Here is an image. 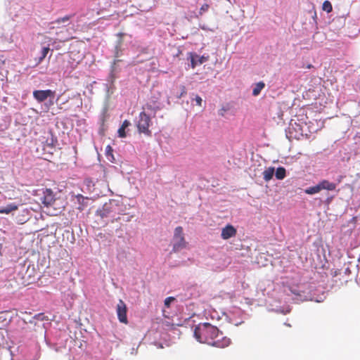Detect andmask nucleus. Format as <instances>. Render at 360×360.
<instances>
[{
	"instance_id": "obj_13",
	"label": "nucleus",
	"mask_w": 360,
	"mask_h": 360,
	"mask_svg": "<svg viewBox=\"0 0 360 360\" xmlns=\"http://www.w3.org/2000/svg\"><path fill=\"white\" fill-rule=\"evenodd\" d=\"M116 311L119 321L125 324L128 323V309L126 304L122 300H120L119 303L117 305Z\"/></svg>"
},
{
	"instance_id": "obj_2",
	"label": "nucleus",
	"mask_w": 360,
	"mask_h": 360,
	"mask_svg": "<svg viewBox=\"0 0 360 360\" xmlns=\"http://www.w3.org/2000/svg\"><path fill=\"white\" fill-rule=\"evenodd\" d=\"M284 292L287 295L290 296L295 303H300L307 300H314L316 302H323L326 298L325 293H323L320 298L316 297L314 286L309 283H295L288 281L284 286Z\"/></svg>"
},
{
	"instance_id": "obj_46",
	"label": "nucleus",
	"mask_w": 360,
	"mask_h": 360,
	"mask_svg": "<svg viewBox=\"0 0 360 360\" xmlns=\"http://www.w3.org/2000/svg\"><path fill=\"white\" fill-rule=\"evenodd\" d=\"M357 221V217H353L352 218H351L349 221V224H355Z\"/></svg>"
},
{
	"instance_id": "obj_39",
	"label": "nucleus",
	"mask_w": 360,
	"mask_h": 360,
	"mask_svg": "<svg viewBox=\"0 0 360 360\" xmlns=\"http://www.w3.org/2000/svg\"><path fill=\"white\" fill-rule=\"evenodd\" d=\"M33 319H37L39 321L48 320V319H46V316H45V314L44 313H38V314H35L33 316Z\"/></svg>"
},
{
	"instance_id": "obj_36",
	"label": "nucleus",
	"mask_w": 360,
	"mask_h": 360,
	"mask_svg": "<svg viewBox=\"0 0 360 360\" xmlns=\"http://www.w3.org/2000/svg\"><path fill=\"white\" fill-rule=\"evenodd\" d=\"M45 342L46 343V345L52 349H54L56 351H57V347H56V344L54 343V342H52L51 341V340L47 338L46 335H45Z\"/></svg>"
},
{
	"instance_id": "obj_1",
	"label": "nucleus",
	"mask_w": 360,
	"mask_h": 360,
	"mask_svg": "<svg viewBox=\"0 0 360 360\" xmlns=\"http://www.w3.org/2000/svg\"><path fill=\"white\" fill-rule=\"evenodd\" d=\"M191 321L194 322L191 320V317L184 321L186 325L193 328V337L198 342L218 348H225L231 344V339L224 336L223 332L216 326L208 322L193 326L191 324Z\"/></svg>"
},
{
	"instance_id": "obj_43",
	"label": "nucleus",
	"mask_w": 360,
	"mask_h": 360,
	"mask_svg": "<svg viewBox=\"0 0 360 360\" xmlns=\"http://www.w3.org/2000/svg\"><path fill=\"white\" fill-rule=\"evenodd\" d=\"M8 128V124H7L6 122L0 123V131H4Z\"/></svg>"
},
{
	"instance_id": "obj_3",
	"label": "nucleus",
	"mask_w": 360,
	"mask_h": 360,
	"mask_svg": "<svg viewBox=\"0 0 360 360\" xmlns=\"http://www.w3.org/2000/svg\"><path fill=\"white\" fill-rule=\"evenodd\" d=\"M34 101L41 105V109L48 112L54 104H58L60 96H56V92L52 89H34L32 91Z\"/></svg>"
},
{
	"instance_id": "obj_12",
	"label": "nucleus",
	"mask_w": 360,
	"mask_h": 360,
	"mask_svg": "<svg viewBox=\"0 0 360 360\" xmlns=\"http://www.w3.org/2000/svg\"><path fill=\"white\" fill-rule=\"evenodd\" d=\"M162 103L158 101V98L152 96L143 107L144 110L150 111L153 117H155L158 111L164 108Z\"/></svg>"
},
{
	"instance_id": "obj_45",
	"label": "nucleus",
	"mask_w": 360,
	"mask_h": 360,
	"mask_svg": "<svg viewBox=\"0 0 360 360\" xmlns=\"http://www.w3.org/2000/svg\"><path fill=\"white\" fill-rule=\"evenodd\" d=\"M279 311L283 314H286L290 311V309L288 307L287 309H279Z\"/></svg>"
},
{
	"instance_id": "obj_9",
	"label": "nucleus",
	"mask_w": 360,
	"mask_h": 360,
	"mask_svg": "<svg viewBox=\"0 0 360 360\" xmlns=\"http://www.w3.org/2000/svg\"><path fill=\"white\" fill-rule=\"evenodd\" d=\"M143 60H137L134 58L131 61H126L123 59L114 58L110 63V68L112 70V72H117L118 74L122 71L123 68H126L129 66H133L137 63H142Z\"/></svg>"
},
{
	"instance_id": "obj_40",
	"label": "nucleus",
	"mask_w": 360,
	"mask_h": 360,
	"mask_svg": "<svg viewBox=\"0 0 360 360\" xmlns=\"http://www.w3.org/2000/svg\"><path fill=\"white\" fill-rule=\"evenodd\" d=\"M335 196V195H328L327 198L323 201V203L326 205H329L332 202V201L334 199Z\"/></svg>"
},
{
	"instance_id": "obj_30",
	"label": "nucleus",
	"mask_w": 360,
	"mask_h": 360,
	"mask_svg": "<svg viewBox=\"0 0 360 360\" xmlns=\"http://www.w3.org/2000/svg\"><path fill=\"white\" fill-rule=\"evenodd\" d=\"M180 238H184V229L181 226H177L174 229L172 240H176V239H179Z\"/></svg>"
},
{
	"instance_id": "obj_18",
	"label": "nucleus",
	"mask_w": 360,
	"mask_h": 360,
	"mask_svg": "<svg viewBox=\"0 0 360 360\" xmlns=\"http://www.w3.org/2000/svg\"><path fill=\"white\" fill-rule=\"evenodd\" d=\"M75 198L77 202L78 203V207L77 209L81 212L84 211L86 208L90 205L92 201L91 198L85 197L82 194H77Z\"/></svg>"
},
{
	"instance_id": "obj_38",
	"label": "nucleus",
	"mask_w": 360,
	"mask_h": 360,
	"mask_svg": "<svg viewBox=\"0 0 360 360\" xmlns=\"http://www.w3.org/2000/svg\"><path fill=\"white\" fill-rule=\"evenodd\" d=\"M85 360H102V358L101 356H98L97 355H94L92 354H86Z\"/></svg>"
},
{
	"instance_id": "obj_23",
	"label": "nucleus",
	"mask_w": 360,
	"mask_h": 360,
	"mask_svg": "<svg viewBox=\"0 0 360 360\" xmlns=\"http://www.w3.org/2000/svg\"><path fill=\"white\" fill-rule=\"evenodd\" d=\"M6 312L0 311V329H4L9 326L11 322V317H8Z\"/></svg>"
},
{
	"instance_id": "obj_56",
	"label": "nucleus",
	"mask_w": 360,
	"mask_h": 360,
	"mask_svg": "<svg viewBox=\"0 0 360 360\" xmlns=\"http://www.w3.org/2000/svg\"><path fill=\"white\" fill-rule=\"evenodd\" d=\"M167 104H169V105L170 104V101H169V98H167Z\"/></svg>"
},
{
	"instance_id": "obj_47",
	"label": "nucleus",
	"mask_w": 360,
	"mask_h": 360,
	"mask_svg": "<svg viewBox=\"0 0 360 360\" xmlns=\"http://www.w3.org/2000/svg\"><path fill=\"white\" fill-rule=\"evenodd\" d=\"M340 274V269H335V271H332V273H331L333 276H337Z\"/></svg>"
},
{
	"instance_id": "obj_11",
	"label": "nucleus",
	"mask_w": 360,
	"mask_h": 360,
	"mask_svg": "<svg viewBox=\"0 0 360 360\" xmlns=\"http://www.w3.org/2000/svg\"><path fill=\"white\" fill-rule=\"evenodd\" d=\"M124 36V33L120 32L117 34V39L115 41L113 49L112 50V56L115 58H119L125 54L127 48L124 46L122 37Z\"/></svg>"
},
{
	"instance_id": "obj_53",
	"label": "nucleus",
	"mask_w": 360,
	"mask_h": 360,
	"mask_svg": "<svg viewBox=\"0 0 360 360\" xmlns=\"http://www.w3.org/2000/svg\"><path fill=\"white\" fill-rule=\"evenodd\" d=\"M20 216H21L22 217H26V214L22 212V214Z\"/></svg>"
},
{
	"instance_id": "obj_14",
	"label": "nucleus",
	"mask_w": 360,
	"mask_h": 360,
	"mask_svg": "<svg viewBox=\"0 0 360 360\" xmlns=\"http://www.w3.org/2000/svg\"><path fill=\"white\" fill-rule=\"evenodd\" d=\"M41 200L44 207H49L53 204L56 200L55 195L51 188H46L43 192V196Z\"/></svg>"
},
{
	"instance_id": "obj_37",
	"label": "nucleus",
	"mask_w": 360,
	"mask_h": 360,
	"mask_svg": "<svg viewBox=\"0 0 360 360\" xmlns=\"http://www.w3.org/2000/svg\"><path fill=\"white\" fill-rule=\"evenodd\" d=\"M180 89H181L180 94L176 96V98L178 99L181 98L182 97H184L187 94V90H186V88L185 86L181 85L180 86Z\"/></svg>"
},
{
	"instance_id": "obj_60",
	"label": "nucleus",
	"mask_w": 360,
	"mask_h": 360,
	"mask_svg": "<svg viewBox=\"0 0 360 360\" xmlns=\"http://www.w3.org/2000/svg\"><path fill=\"white\" fill-rule=\"evenodd\" d=\"M286 326H290V325L289 323H285Z\"/></svg>"
},
{
	"instance_id": "obj_7",
	"label": "nucleus",
	"mask_w": 360,
	"mask_h": 360,
	"mask_svg": "<svg viewBox=\"0 0 360 360\" xmlns=\"http://www.w3.org/2000/svg\"><path fill=\"white\" fill-rule=\"evenodd\" d=\"M152 115L147 114L145 111H142L139 115V120L136 123V127L139 134H143L148 136H152V131L149 129L152 124Z\"/></svg>"
},
{
	"instance_id": "obj_59",
	"label": "nucleus",
	"mask_w": 360,
	"mask_h": 360,
	"mask_svg": "<svg viewBox=\"0 0 360 360\" xmlns=\"http://www.w3.org/2000/svg\"><path fill=\"white\" fill-rule=\"evenodd\" d=\"M96 222H97V223L100 222L99 219L98 220H96Z\"/></svg>"
},
{
	"instance_id": "obj_57",
	"label": "nucleus",
	"mask_w": 360,
	"mask_h": 360,
	"mask_svg": "<svg viewBox=\"0 0 360 360\" xmlns=\"http://www.w3.org/2000/svg\"><path fill=\"white\" fill-rule=\"evenodd\" d=\"M91 183H92V181H89V183L87 184V186H89H89H90V184H91Z\"/></svg>"
},
{
	"instance_id": "obj_29",
	"label": "nucleus",
	"mask_w": 360,
	"mask_h": 360,
	"mask_svg": "<svg viewBox=\"0 0 360 360\" xmlns=\"http://www.w3.org/2000/svg\"><path fill=\"white\" fill-rule=\"evenodd\" d=\"M50 51L51 49L49 46H43L40 52V56L38 58H35V60L37 61V64L41 63L46 57L47 54Z\"/></svg>"
},
{
	"instance_id": "obj_35",
	"label": "nucleus",
	"mask_w": 360,
	"mask_h": 360,
	"mask_svg": "<svg viewBox=\"0 0 360 360\" xmlns=\"http://www.w3.org/2000/svg\"><path fill=\"white\" fill-rule=\"evenodd\" d=\"M175 299H176V298L173 296L167 297V298H165V300H164V304H165V307L169 308L171 304L174 302H175Z\"/></svg>"
},
{
	"instance_id": "obj_26",
	"label": "nucleus",
	"mask_w": 360,
	"mask_h": 360,
	"mask_svg": "<svg viewBox=\"0 0 360 360\" xmlns=\"http://www.w3.org/2000/svg\"><path fill=\"white\" fill-rule=\"evenodd\" d=\"M190 98H191V105H195L199 107H202L203 101H202V98L200 96L192 92L190 94Z\"/></svg>"
},
{
	"instance_id": "obj_25",
	"label": "nucleus",
	"mask_w": 360,
	"mask_h": 360,
	"mask_svg": "<svg viewBox=\"0 0 360 360\" xmlns=\"http://www.w3.org/2000/svg\"><path fill=\"white\" fill-rule=\"evenodd\" d=\"M275 177L277 180H283L287 176V170L283 166L275 168Z\"/></svg>"
},
{
	"instance_id": "obj_4",
	"label": "nucleus",
	"mask_w": 360,
	"mask_h": 360,
	"mask_svg": "<svg viewBox=\"0 0 360 360\" xmlns=\"http://www.w3.org/2000/svg\"><path fill=\"white\" fill-rule=\"evenodd\" d=\"M307 132L311 133V131L307 126V123H297L296 122H292L291 120L287 129H285V136L290 141L292 139L300 140L305 138L309 139Z\"/></svg>"
},
{
	"instance_id": "obj_34",
	"label": "nucleus",
	"mask_w": 360,
	"mask_h": 360,
	"mask_svg": "<svg viewBox=\"0 0 360 360\" xmlns=\"http://www.w3.org/2000/svg\"><path fill=\"white\" fill-rule=\"evenodd\" d=\"M231 110L230 103H226L222 105L221 108L219 110L218 115L221 117H224L225 112Z\"/></svg>"
},
{
	"instance_id": "obj_49",
	"label": "nucleus",
	"mask_w": 360,
	"mask_h": 360,
	"mask_svg": "<svg viewBox=\"0 0 360 360\" xmlns=\"http://www.w3.org/2000/svg\"><path fill=\"white\" fill-rule=\"evenodd\" d=\"M30 266H31L30 264H29L27 265V269H26V272H25V274H28L29 277H31V276H32V272H30Z\"/></svg>"
},
{
	"instance_id": "obj_19",
	"label": "nucleus",
	"mask_w": 360,
	"mask_h": 360,
	"mask_svg": "<svg viewBox=\"0 0 360 360\" xmlns=\"http://www.w3.org/2000/svg\"><path fill=\"white\" fill-rule=\"evenodd\" d=\"M118 73L112 72V70L110 68V72L106 78L108 84H105V89L108 94L109 95L110 91L112 93V89H115L114 83L117 78Z\"/></svg>"
},
{
	"instance_id": "obj_17",
	"label": "nucleus",
	"mask_w": 360,
	"mask_h": 360,
	"mask_svg": "<svg viewBox=\"0 0 360 360\" xmlns=\"http://www.w3.org/2000/svg\"><path fill=\"white\" fill-rule=\"evenodd\" d=\"M172 250L169 252V254L179 252L182 250L185 249L188 243L186 241L185 238H180L179 239L172 240Z\"/></svg>"
},
{
	"instance_id": "obj_41",
	"label": "nucleus",
	"mask_w": 360,
	"mask_h": 360,
	"mask_svg": "<svg viewBox=\"0 0 360 360\" xmlns=\"http://www.w3.org/2000/svg\"><path fill=\"white\" fill-rule=\"evenodd\" d=\"M345 177V176L343 175H338L337 178L335 179V182H332L333 184H335V188H337V186L342 181V179Z\"/></svg>"
},
{
	"instance_id": "obj_58",
	"label": "nucleus",
	"mask_w": 360,
	"mask_h": 360,
	"mask_svg": "<svg viewBox=\"0 0 360 360\" xmlns=\"http://www.w3.org/2000/svg\"><path fill=\"white\" fill-rule=\"evenodd\" d=\"M217 319H218V320H219V319H220L219 316H218V315H217Z\"/></svg>"
},
{
	"instance_id": "obj_61",
	"label": "nucleus",
	"mask_w": 360,
	"mask_h": 360,
	"mask_svg": "<svg viewBox=\"0 0 360 360\" xmlns=\"http://www.w3.org/2000/svg\"><path fill=\"white\" fill-rule=\"evenodd\" d=\"M34 270V267H32V272Z\"/></svg>"
},
{
	"instance_id": "obj_27",
	"label": "nucleus",
	"mask_w": 360,
	"mask_h": 360,
	"mask_svg": "<svg viewBox=\"0 0 360 360\" xmlns=\"http://www.w3.org/2000/svg\"><path fill=\"white\" fill-rule=\"evenodd\" d=\"M113 148L112 146H110V145H108L105 148V157H106V159L112 162V163H116V160H115V158L113 155Z\"/></svg>"
},
{
	"instance_id": "obj_51",
	"label": "nucleus",
	"mask_w": 360,
	"mask_h": 360,
	"mask_svg": "<svg viewBox=\"0 0 360 360\" xmlns=\"http://www.w3.org/2000/svg\"><path fill=\"white\" fill-rule=\"evenodd\" d=\"M243 323V321H240V322L236 321V323H233H233L235 326H238L240 325V324H241V323Z\"/></svg>"
},
{
	"instance_id": "obj_33",
	"label": "nucleus",
	"mask_w": 360,
	"mask_h": 360,
	"mask_svg": "<svg viewBox=\"0 0 360 360\" xmlns=\"http://www.w3.org/2000/svg\"><path fill=\"white\" fill-rule=\"evenodd\" d=\"M191 297V294H189V295L188 293L179 294L175 297L176 298V299H175V301L179 302H184V301L190 299Z\"/></svg>"
},
{
	"instance_id": "obj_24",
	"label": "nucleus",
	"mask_w": 360,
	"mask_h": 360,
	"mask_svg": "<svg viewBox=\"0 0 360 360\" xmlns=\"http://www.w3.org/2000/svg\"><path fill=\"white\" fill-rule=\"evenodd\" d=\"M275 167H269L263 172V179L266 182L270 181L275 176Z\"/></svg>"
},
{
	"instance_id": "obj_10",
	"label": "nucleus",
	"mask_w": 360,
	"mask_h": 360,
	"mask_svg": "<svg viewBox=\"0 0 360 360\" xmlns=\"http://www.w3.org/2000/svg\"><path fill=\"white\" fill-rule=\"evenodd\" d=\"M210 59L209 54H203L199 56L196 52L190 51L187 53L186 60L190 61L188 66L195 69L197 66L200 65Z\"/></svg>"
},
{
	"instance_id": "obj_8",
	"label": "nucleus",
	"mask_w": 360,
	"mask_h": 360,
	"mask_svg": "<svg viewBox=\"0 0 360 360\" xmlns=\"http://www.w3.org/2000/svg\"><path fill=\"white\" fill-rule=\"evenodd\" d=\"M322 190H326L328 191H335V184L331 183L328 180L322 179L319 181L314 186H311L307 188L302 189L303 192L307 195H314L319 193Z\"/></svg>"
},
{
	"instance_id": "obj_20",
	"label": "nucleus",
	"mask_w": 360,
	"mask_h": 360,
	"mask_svg": "<svg viewBox=\"0 0 360 360\" xmlns=\"http://www.w3.org/2000/svg\"><path fill=\"white\" fill-rule=\"evenodd\" d=\"M19 204L11 202L0 207V214H10L18 210Z\"/></svg>"
},
{
	"instance_id": "obj_16",
	"label": "nucleus",
	"mask_w": 360,
	"mask_h": 360,
	"mask_svg": "<svg viewBox=\"0 0 360 360\" xmlns=\"http://www.w3.org/2000/svg\"><path fill=\"white\" fill-rule=\"evenodd\" d=\"M237 233L236 229L231 224H227L224 228L221 229V237L224 240L230 239L232 237H234Z\"/></svg>"
},
{
	"instance_id": "obj_5",
	"label": "nucleus",
	"mask_w": 360,
	"mask_h": 360,
	"mask_svg": "<svg viewBox=\"0 0 360 360\" xmlns=\"http://www.w3.org/2000/svg\"><path fill=\"white\" fill-rule=\"evenodd\" d=\"M117 206V202L114 199H110L108 202H105L101 207H98L96 212L95 216L99 218L100 222L98 224H103L106 226L108 224V217L115 212V207Z\"/></svg>"
},
{
	"instance_id": "obj_50",
	"label": "nucleus",
	"mask_w": 360,
	"mask_h": 360,
	"mask_svg": "<svg viewBox=\"0 0 360 360\" xmlns=\"http://www.w3.org/2000/svg\"><path fill=\"white\" fill-rule=\"evenodd\" d=\"M224 315H226V321H227L229 323H233L232 319H231L229 316H227L225 313H224Z\"/></svg>"
},
{
	"instance_id": "obj_48",
	"label": "nucleus",
	"mask_w": 360,
	"mask_h": 360,
	"mask_svg": "<svg viewBox=\"0 0 360 360\" xmlns=\"http://www.w3.org/2000/svg\"><path fill=\"white\" fill-rule=\"evenodd\" d=\"M313 22L316 25H317V16L316 13L314 12V15L312 16Z\"/></svg>"
},
{
	"instance_id": "obj_6",
	"label": "nucleus",
	"mask_w": 360,
	"mask_h": 360,
	"mask_svg": "<svg viewBox=\"0 0 360 360\" xmlns=\"http://www.w3.org/2000/svg\"><path fill=\"white\" fill-rule=\"evenodd\" d=\"M36 348L35 344L27 346L25 345H19L9 346L8 351L11 356V360H32L29 356L30 352Z\"/></svg>"
},
{
	"instance_id": "obj_44",
	"label": "nucleus",
	"mask_w": 360,
	"mask_h": 360,
	"mask_svg": "<svg viewBox=\"0 0 360 360\" xmlns=\"http://www.w3.org/2000/svg\"><path fill=\"white\" fill-rule=\"evenodd\" d=\"M139 347V345H137L136 347H134V346L132 347V348L131 349L130 354L131 355H136L137 354V351H138Z\"/></svg>"
},
{
	"instance_id": "obj_28",
	"label": "nucleus",
	"mask_w": 360,
	"mask_h": 360,
	"mask_svg": "<svg viewBox=\"0 0 360 360\" xmlns=\"http://www.w3.org/2000/svg\"><path fill=\"white\" fill-rule=\"evenodd\" d=\"M265 87V83L263 81L257 82L252 89V94L253 96H257L260 94L262 90Z\"/></svg>"
},
{
	"instance_id": "obj_54",
	"label": "nucleus",
	"mask_w": 360,
	"mask_h": 360,
	"mask_svg": "<svg viewBox=\"0 0 360 360\" xmlns=\"http://www.w3.org/2000/svg\"><path fill=\"white\" fill-rule=\"evenodd\" d=\"M313 68V65H312L309 64V65H307V68H309H309Z\"/></svg>"
},
{
	"instance_id": "obj_52",
	"label": "nucleus",
	"mask_w": 360,
	"mask_h": 360,
	"mask_svg": "<svg viewBox=\"0 0 360 360\" xmlns=\"http://www.w3.org/2000/svg\"><path fill=\"white\" fill-rule=\"evenodd\" d=\"M350 272V269L349 267L346 268L345 270V274H347V273H349Z\"/></svg>"
},
{
	"instance_id": "obj_21",
	"label": "nucleus",
	"mask_w": 360,
	"mask_h": 360,
	"mask_svg": "<svg viewBox=\"0 0 360 360\" xmlns=\"http://www.w3.org/2000/svg\"><path fill=\"white\" fill-rule=\"evenodd\" d=\"M131 125L130 121L128 120H124L121 126L117 130V136L120 138H126L127 136V129Z\"/></svg>"
},
{
	"instance_id": "obj_42",
	"label": "nucleus",
	"mask_w": 360,
	"mask_h": 360,
	"mask_svg": "<svg viewBox=\"0 0 360 360\" xmlns=\"http://www.w3.org/2000/svg\"><path fill=\"white\" fill-rule=\"evenodd\" d=\"M208 8H209L208 4H203L200 8L199 14L202 15L203 13L206 12L208 10Z\"/></svg>"
},
{
	"instance_id": "obj_32",
	"label": "nucleus",
	"mask_w": 360,
	"mask_h": 360,
	"mask_svg": "<svg viewBox=\"0 0 360 360\" xmlns=\"http://www.w3.org/2000/svg\"><path fill=\"white\" fill-rule=\"evenodd\" d=\"M322 10L326 11L327 13H330L333 11V5L328 0L323 1L322 4Z\"/></svg>"
},
{
	"instance_id": "obj_15",
	"label": "nucleus",
	"mask_w": 360,
	"mask_h": 360,
	"mask_svg": "<svg viewBox=\"0 0 360 360\" xmlns=\"http://www.w3.org/2000/svg\"><path fill=\"white\" fill-rule=\"evenodd\" d=\"M71 18H72V15H66L64 17L58 18L57 19L51 21L49 23L50 28L51 29L60 28V27L66 26L70 24Z\"/></svg>"
},
{
	"instance_id": "obj_55",
	"label": "nucleus",
	"mask_w": 360,
	"mask_h": 360,
	"mask_svg": "<svg viewBox=\"0 0 360 360\" xmlns=\"http://www.w3.org/2000/svg\"><path fill=\"white\" fill-rule=\"evenodd\" d=\"M215 317H216V315H214V314H212V315H211V318H212V319H214Z\"/></svg>"
},
{
	"instance_id": "obj_22",
	"label": "nucleus",
	"mask_w": 360,
	"mask_h": 360,
	"mask_svg": "<svg viewBox=\"0 0 360 360\" xmlns=\"http://www.w3.org/2000/svg\"><path fill=\"white\" fill-rule=\"evenodd\" d=\"M50 137H48L45 141L46 146L54 148L58 146V140L57 136L53 133L52 131H49Z\"/></svg>"
},
{
	"instance_id": "obj_31",
	"label": "nucleus",
	"mask_w": 360,
	"mask_h": 360,
	"mask_svg": "<svg viewBox=\"0 0 360 360\" xmlns=\"http://www.w3.org/2000/svg\"><path fill=\"white\" fill-rule=\"evenodd\" d=\"M21 212L26 214V217H22L20 215L18 216V217H17L18 222L22 224H24L25 222H26L29 219L30 211L27 208H25V209L22 210Z\"/></svg>"
}]
</instances>
